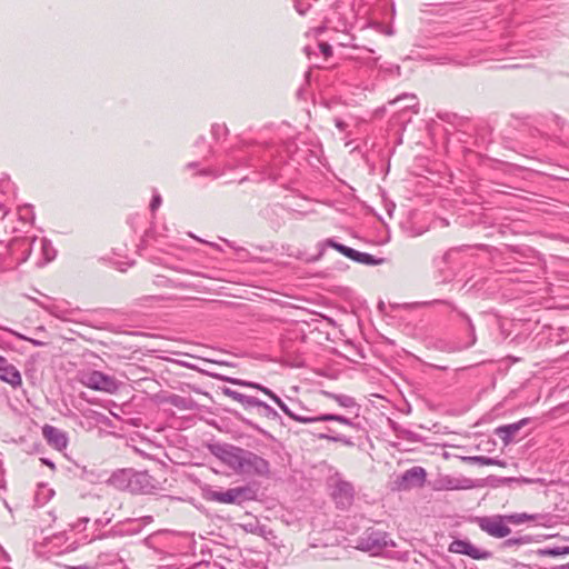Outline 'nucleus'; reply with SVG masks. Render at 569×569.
<instances>
[{
	"label": "nucleus",
	"instance_id": "nucleus-25",
	"mask_svg": "<svg viewBox=\"0 0 569 569\" xmlns=\"http://www.w3.org/2000/svg\"><path fill=\"white\" fill-rule=\"evenodd\" d=\"M254 408H258L261 410V416L268 418V419H271V420H276L279 417V413L271 407L269 406L268 403H266L264 401L258 399V403H254Z\"/></svg>",
	"mask_w": 569,
	"mask_h": 569
},
{
	"label": "nucleus",
	"instance_id": "nucleus-21",
	"mask_svg": "<svg viewBox=\"0 0 569 569\" xmlns=\"http://www.w3.org/2000/svg\"><path fill=\"white\" fill-rule=\"evenodd\" d=\"M23 297L28 298L32 302H34L37 306L49 312L51 316L59 318V319H66L68 311L62 309L60 306L53 305V303H44L43 301L39 300L38 298L23 295Z\"/></svg>",
	"mask_w": 569,
	"mask_h": 569
},
{
	"label": "nucleus",
	"instance_id": "nucleus-51",
	"mask_svg": "<svg viewBox=\"0 0 569 569\" xmlns=\"http://www.w3.org/2000/svg\"><path fill=\"white\" fill-rule=\"evenodd\" d=\"M436 224H439L440 227H446L448 226V221L446 219H439L438 221L435 222Z\"/></svg>",
	"mask_w": 569,
	"mask_h": 569
},
{
	"label": "nucleus",
	"instance_id": "nucleus-30",
	"mask_svg": "<svg viewBox=\"0 0 569 569\" xmlns=\"http://www.w3.org/2000/svg\"><path fill=\"white\" fill-rule=\"evenodd\" d=\"M462 460L467 461L469 463H477L480 466H487V462H491L490 457H486V456H468V457H462Z\"/></svg>",
	"mask_w": 569,
	"mask_h": 569
},
{
	"label": "nucleus",
	"instance_id": "nucleus-33",
	"mask_svg": "<svg viewBox=\"0 0 569 569\" xmlns=\"http://www.w3.org/2000/svg\"><path fill=\"white\" fill-rule=\"evenodd\" d=\"M227 131H228V130H227V127H226V126H223V124H218V123H216V124H213V126L211 127V133H212V136H213V138H214V139H219V138H221V137L226 136V134H227Z\"/></svg>",
	"mask_w": 569,
	"mask_h": 569
},
{
	"label": "nucleus",
	"instance_id": "nucleus-14",
	"mask_svg": "<svg viewBox=\"0 0 569 569\" xmlns=\"http://www.w3.org/2000/svg\"><path fill=\"white\" fill-rule=\"evenodd\" d=\"M163 402L179 410H194L198 407V403L191 397H183L177 393L166 396Z\"/></svg>",
	"mask_w": 569,
	"mask_h": 569
},
{
	"label": "nucleus",
	"instance_id": "nucleus-56",
	"mask_svg": "<svg viewBox=\"0 0 569 569\" xmlns=\"http://www.w3.org/2000/svg\"><path fill=\"white\" fill-rule=\"evenodd\" d=\"M552 569H569V562L560 566H556Z\"/></svg>",
	"mask_w": 569,
	"mask_h": 569
},
{
	"label": "nucleus",
	"instance_id": "nucleus-5",
	"mask_svg": "<svg viewBox=\"0 0 569 569\" xmlns=\"http://www.w3.org/2000/svg\"><path fill=\"white\" fill-rule=\"evenodd\" d=\"M475 521L483 532L493 538H506L511 532L506 515L477 517Z\"/></svg>",
	"mask_w": 569,
	"mask_h": 569
},
{
	"label": "nucleus",
	"instance_id": "nucleus-41",
	"mask_svg": "<svg viewBox=\"0 0 569 569\" xmlns=\"http://www.w3.org/2000/svg\"><path fill=\"white\" fill-rule=\"evenodd\" d=\"M490 461L491 462H487V466H499V467H505L506 466V462L500 460V459H497V458H490Z\"/></svg>",
	"mask_w": 569,
	"mask_h": 569
},
{
	"label": "nucleus",
	"instance_id": "nucleus-31",
	"mask_svg": "<svg viewBox=\"0 0 569 569\" xmlns=\"http://www.w3.org/2000/svg\"><path fill=\"white\" fill-rule=\"evenodd\" d=\"M537 553L542 557H545V556L558 557V556H561L560 546L538 549Z\"/></svg>",
	"mask_w": 569,
	"mask_h": 569
},
{
	"label": "nucleus",
	"instance_id": "nucleus-13",
	"mask_svg": "<svg viewBox=\"0 0 569 569\" xmlns=\"http://www.w3.org/2000/svg\"><path fill=\"white\" fill-rule=\"evenodd\" d=\"M343 256L348 257L349 259L367 264V266H378L381 263H385L388 261V258L385 257H377L373 254H370L366 251H340Z\"/></svg>",
	"mask_w": 569,
	"mask_h": 569
},
{
	"label": "nucleus",
	"instance_id": "nucleus-57",
	"mask_svg": "<svg viewBox=\"0 0 569 569\" xmlns=\"http://www.w3.org/2000/svg\"><path fill=\"white\" fill-rule=\"evenodd\" d=\"M322 254V251H319L317 256L312 257V258H306L307 260H317L321 257Z\"/></svg>",
	"mask_w": 569,
	"mask_h": 569
},
{
	"label": "nucleus",
	"instance_id": "nucleus-16",
	"mask_svg": "<svg viewBox=\"0 0 569 569\" xmlns=\"http://www.w3.org/2000/svg\"><path fill=\"white\" fill-rule=\"evenodd\" d=\"M311 423L313 422H327V421H337L339 423L349 426L356 430H359L361 427L358 422L355 421L352 418H348L342 415H335V413H322L316 417H310Z\"/></svg>",
	"mask_w": 569,
	"mask_h": 569
},
{
	"label": "nucleus",
	"instance_id": "nucleus-45",
	"mask_svg": "<svg viewBox=\"0 0 569 569\" xmlns=\"http://www.w3.org/2000/svg\"><path fill=\"white\" fill-rule=\"evenodd\" d=\"M319 439H323V440H328V441H332L333 442V439H336V436H332V435H328V433H320L318 436Z\"/></svg>",
	"mask_w": 569,
	"mask_h": 569
},
{
	"label": "nucleus",
	"instance_id": "nucleus-63",
	"mask_svg": "<svg viewBox=\"0 0 569 569\" xmlns=\"http://www.w3.org/2000/svg\"><path fill=\"white\" fill-rule=\"evenodd\" d=\"M196 166H197V163H196V162H190V163L188 164V167H190V168H191V167H196Z\"/></svg>",
	"mask_w": 569,
	"mask_h": 569
},
{
	"label": "nucleus",
	"instance_id": "nucleus-35",
	"mask_svg": "<svg viewBox=\"0 0 569 569\" xmlns=\"http://www.w3.org/2000/svg\"><path fill=\"white\" fill-rule=\"evenodd\" d=\"M41 252L44 256V260H38L36 262L37 267H39V268L46 266L47 263H49L50 261H52L56 258V251L46 250V251H41Z\"/></svg>",
	"mask_w": 569,
	"mask_h": 569
},
{
	"label": "nucleus",
	"instance_id": "nucleus-11",
	"mask_svg": "<svg viewBox=\"0 0 569 569\" xmlns=\"http://www.w3.org/2000/svg\"><path fill=\"white\" fill-rule=\"evenodd\" d=\"M0 380L12 388H19L22 385L20 371L8 359L0 355Z\"/></svg>",
	"mask_w": 569,
	"mask_h": 569
},
{
	"label": "nucleus",
	"instance_id": "nucleus-28",
	"mask_svg": "<svg viewBox=\"0 0 569 569\" xmlns=\"http://www.w3.org/2000/svg\"><path fill=\"white\" fill-rule=\"evenodd\" d=\"M451 261V254L449 251H445L442 257H441V260L438 262V268H439V271L443 274V281H447L449 280L453 274L455 272L452 270H449V271H446L440 264H447V263H450Z\"/></svg>",
	"mask_w": 569,
	"mask_h": 569
},
{
	"label": "nucleus",
	"instance_id": "nucleus-6",
	"mask_svg": "<svg viewBox=\"0 0 569 569\" xmlns=\"http://www.w3.org/2000/svg\"><path fill=\"white\" fill-rule=\"evenodd\" d=\"M427 472L422 467L415 466L398 476L395 480V489L406 491L411 488L421 487L426 481Z\"/></svg>",
	"mask_w": 569,
	"mask_h": 569
},
{
	"label": "nucleus",
	"instance_id": "nucleus-40",
	"mask_svg": "<svg viewBox=\"0 0 569 569\" xmlns=\"http://www.w3.org/2000/svg\"><path fill=\"white\" fill-rule=\"evenodd\" d=\"M319 49L325 57H330L332 54V48L329 43L320 42Z\"/></svg>",
	"mask_w": 569,
	"mask_h": 569
},
{
	"label": "nucleus",
	"instance_id": "nucleus-17",
	"mask_svg": "<svg viewBox=\"0 0 569 569\" xmlns=\"http://www.w3.org/2000/svg\"><path fill=\"white\" fill-rule=\"evenodd\" d=\"M233 493L236 499V505H242L248 501H253L258 497V489L254 485H246L240 487H234Z\"/></svg>",
	"mask_w": 569,
	"mask_h": 569
},
{
	"label": "nucleus",
	"instance_id": "nucleus-54",
	"mask_svg": "<svg viewBox=\"0 0 569 569\" xmlns=\"http://www.w3.org/2000/svg\"><path fill=\"white\" fill-rule=\"evenodd\" d=\"M41 460H42V462H43L44 465H47V466H49L50 468L54 469V463H53L52 461H50V460H48V459H44V458H43V459H41Z\"/></svg>",
	"mask_w": 569,
	"mask_h": 569
},
{
	"label": "nucleus",
	"instance_id": "nucleus-15",
	"mask_svg": "<svg viewBox=\"0 0 569 569\" xmlns=\"http://www.w3.org/2000/svg\"><path fill=\"white\" fill-rule=\"evenodd\" d=\"M122 525H124V523L122 522ZM141 530H142L141 526L138 523H136V526H131L128 528H122L121 523H119V525L112 527L109 531L103 532V533L97 536L96 538H92L91 541H93L96 539H104V538H111V537L134 536V535L140 533Z\"/></svg>",
	"mask_w": 569,
	"mask_h": 569
},
{
	"label": "nucleus",
	"instance_id": "nucleus-60",
	"mask_svg": "<svg viewBox=\"0 0 569 569\" xmlns=\"http://www.w3.org/2000/svg\"><path fill=\"white\" fill-rule=\"evenodd\" d=\"M202 142H204V138H203V137H200V138L197 140L196 144H199V143H202Z\"/></svg>",
	"mask_w": 569,
	"mask_h": 569
},
{
	"label": "nucleus",
	"instance_id": "nucleus-20",
	"mask_svg": "<svg viewBox=\"0 0 569 569\" xmlns=\"http://www.w3.org/2000/svg\"><path fill=\"white\" fill-rule=\"evenodd\" d=\"M206 499L209 501H214L219 503H228L236 505L233 489L229 488L226 491L220 490H208L204 495Z\"/></svg>",
	"mask_w": 569,
	"mask_h": 569
},
{
	"label": "nucleus",
	"instance_id": "nucleus-34",
	"mask_svg": "<svg viewBox=\"0 0 569 569\" xmlns=\"http://www.w3.org/2000/svg\"><path fill=\"white\" fill-rule=\"evenodd\" d=\"M468 320V327H469V336H470V341L468 343H466L462 349H467V348H470L472 347L475 343H476V330H475V326L473 323L471 322L470 318H467Z\"/></svg>",
	"mask_w": 569,
	"mask_h": 569
},
{
	"label": "nucleus",
	"instance_id": "nucleus-64",
	"mask_svg": "<svg viewBox=\"0 0 569 569\" xmlns=\"http://www.w3.org/2000/svg\"><path fill=\"white\" fill-rule=\"evenodd\" d=\"M297 10H298V12H299L300 14H303V13H305V11H302V10H300V9H297Z\"/></svg>",
	"mask_w": 569,
	"mask_h": 569
},
{
	"label": "nucleus",
	"instance_id": "nucleus-55",
	"mask_svg": "<svg viewBox=\"0 0 569 569\" xmlns=\"http://www.w3.org/2000/svg\"><path fill=\"white\" fill-rule=\"evenodd\" d=\"M223 241L230 249H242L241 247H234L230 241L226 239H223Z\"/></svg>",
	"mask_w": 569,
	"mask_h": 569
},
{
	"label": "nucleus",
	"instance_id": "nucleus-26",
	"mask_svg": "<svg viewBox=\"0 0 569 569\" xmlns=\"http://www.w3.org/2000/svg\"><path fill=\"white\" fill-rule=\"evenodd\" d=\"M23 242L29 243V249H32L33 247H39V249L44 250L49 249L50 241L46 239L44 237H27L23 239ZM26 243H21V246H24Z\"/></svg>",
	"mask_w": 569,
	"mask_h": 569
},
{
	"label": "nucleus",
	"instance_id": "nucleus-48",
	"mask_svg": "<svg viewBox=\"0 0 569 569\" xmlns=\"http://www.w3.org/2000/svg\"><path fill=\"white\" fill-rule=\"evenodd\" d=\"M0 213L2 214V218L9 213V209H7L2 203H0Z\"/></svg>",
	"mask_w": 569,
	"mask_h": 569
},
{
	"label": "nucleus",
	"instance_id": "nucleus-7",
	"mask_svg": "<svg viewBox=\"0 0 569 569\" xmlns=\"http://www.w3.org/2000/svg\"><path fill=\"white\" fill-rule=\"evenodd\" d=\"M449 552L468 556L473 560H488L492 558V552L477 548L467 539H455L448 547Z\"/></svg>",
	"mask_w": 569,
	"mask_h": 569
},
{
	"label": "nucleus",
	"instance_id": "nucleus-19",
	"mask_svg": "<svg viewBox=\"0 0 569 569\" xmlns=\"http://www.w3.org/2000/svg\"><path fill=\"white\" fill-rule=\"evenodd\" d=\"M222 393L232 400L239 402L244 409H251L254 408V403H258V398L247 396L244 393H241L237 390H233L229 387H224L221 389Z\"/></svg>",
	"mask_w": 569,
	"mask_h": 569
},
{
	"label": "nucleus",
	"instance_id": "nucleus-59",
	"mask_svg": "<svg viewBox=\"0 0 569 569\" xmlns=\"http://www.w3.org/2000/svg\"><path fill=\"white\" fill-rule=\"evenodd\" d=\"M518 67H519L518 64H512V66H502L501 68L507 69V68H518Z\"/></svg>",
	"mask_w": 569,
	"mask_h": 569
},
{
	"label": "nucleus",
	"instance_id": "nucleus-3",
	"mask_svg": "<svg viewBox=\"0 0 569 569\" xmlns=\"http://www.w3.org/2000/svg\"><path fill=\"white\" fill-rule=\"evenodd\" d=\"M77 379L82 386L97 391L114 393L119 389V383L113 377L98 370H81Z\"/></svg>",
	"mask_w": 569,
	"mask_h": 569
},
{
	"label": "nucleus",
	"instance_id": "nucleus-27",
	"mask_svg": "<svg viewBox=\"0 0 569 569\" xmlns=\"http://www.w3.org/2000/svg\"><path fill=\"white\" fill-rule=\"evenodd\" d=\"M531 541H532L531 536L526 535V536H520V537H513V538L506 539L502 545L506 548H511L513 546L528 545Z\"/></svg>",
	"mask_w": 569,
	"mask_h": 569
},
{
	"label": "nucleus",
	"instance_id": "nucleus-62",
	"mask_svg": "<svg viewBox=\"0 0 569 569\" xmlns=\"http://www.w3.org/2000/svg\"><path fill=\"white\" fill-rule=\"evenodd\" d=\"M305 51H306V53H307V54H310V49H309V47H306V48H305Z\"/></svg>",
	"mask_w": 569,
	"mask_h": 569
},
{
	"label": "nucleus",
	"instance_id": "nucleus-4",
	"mask_svg": "<svg viewBox=\"0 0 569 569\" xmlns=\"http://www.w3.org/2000/svg\"><path fill=\"white\" fill-rule=\"evenodd\" d=\"M357 543L358 549L371 552L372 555H377L385 548L395 545L387 532L373 528L367 529L358 538Z\"/></svg>",
	"mask_w": 569,
	"mask_h": 569
},
{
	"label": "nucleus",
	"instance_id": "nucleus-9",
	"mask_svg": "<svg viewBox=\"0 0 569 569\" xmlns=\"http://www.w3.org/2000/svg\"><path fill=\"white\" fill-rule=\"evenodd\" d=\"M332 498L339 509L349 508L355 499L353 486L345 480H338L333 487Z\"/></svg>",
	"mask_w": 569,
	"mask_h": 569
},
{
	"label": "nucleus",
	"instance_id": "nucleus-53",
	"mask_svg": "<svg viewBox=\"0 0 569 569\" xmlns=\"http://www.w3.org/2000/svg\"><path fill=\"white\" fill-rule=\"evenodd\" d=\"M89 522V518H81L79 519L78 523L76 525V527H79L80 525H86Z\"/></svg>",
	"mask_w": 569,
	"mask_h": 569
},
{
	"label": "nucleus",
	"instance_id": "nucleus-50",
	"mask_svg": "<svg viewBox=\"0 0 569 569\" xmlns=\"http://www.w3.org/2000/svg\"><path fill=\"white\" fill-rule=\"evenodd\" d=\"M386 70L389 71V72H392L393 70H396L397 73H399L400 72V67L399 66H390V67H387Z\"/></svg>",
	"mask_w": 569,
	"mask_h": 569
},
{
	"label": "nucleus",
	"instance_id": "nucleus-58",
	"mask_svg": "<svg viewBox=\"0 0 569 569\" xmlns=\"http://www.w3.org/2000/svg\"><path fill=\"white\" fill-rule=\"evenodd\" d=\"M410 108H412V109H413V112H415V113H418V112H419V109H418L417 103H416V104H413V106H410Z\"/></svg>",
	"mask_w": 569,
	"mask_h": 569
},
{
	"label": "nucleus",
	"instance_id": "nucleus-8",
	"mask_svg": "<svg viewBox=\"0 0 569 569\" xmlns=\"http://www.w3.org/2000/svg\"><path fill=\"white\" fill-rule=\"evenodd\" d=\"M137 256L138 251H132V254L123 253V251H108L100 260L108 267L124 272L128 268L136 264Z\"/></svg>",
	"mask_w": 569,
	"mask_h": 569
},
{
	"label": "nucleus",
	"instance_id": "nucleus-12",
	"mask_svg": "<svg viewBox=\"0 0 569 569\" xmlns=\"http://www.w3.org/2000/svg\"><path fill=\"white\" fill-rule=\"evenodd\" d=\"M530 422V418H523L517 422L502 425L496 428L495 433L501 439L503 445H509L519 430Z\"/></svg>",
	"mask_w": 569,
	"mask_h": 569
},
{
	"label": "nucleus",
	"instance_id": "nucleus-2",
	"mask_svg": "<svg viewBox=\"0 0 569 569\" xmlns=\"http://www.w3.org/2000/svg\"><path fill=\"white\" fill-rule=\"evenodd\" d=\"M107 483L120 491L133 495H151L158 490V482L147 471L119 469L109 477Z\"/></svg>",
	"mask_w": 569,
	"mask_h": 569
},
{
	"label": "nucleus",
	"instance_id": "nucleus-22",
	"mask_svg": "<svg viewBox=\"0 0 569 569\" xmlns=\"http://www.w3.org/2000/svg\"><path fill=\"white\" fill-rule=\"evenodd\" d=\"M290 419L300 423H311L310 416L298 415L292 411L286 402H283L278 396H273L272 400Z\"/></svg>",
	"mask_w": 569,
	"mask_h": 569
},
{
	"label": "nucleus",
	"instance_id": "nucleus-43",
	"mask_svg": "<svg viewBox=\"0 0 569 569\" xmlns=\"http://www.w3.org/2000/svg\"><path fill=\"white\" fill-rule=\"evenodd\" d=\"M408 98L411 99V100H416L417 99L415 94L403 93V94L399 96L396 100L391 101V103H395L398 100L408 99Z\"/></svg>",
	"mask_w": 569,
	"mask_h": 569
},
{
	"label": "nucleus",
	"instance_id": "nucleus-18",
	"mask_svg": "<svg viewBox=\"0 0 569 569\" xmlns=\"http://www.w3.org/2000/svg\"><path fill=\"white\" fill-rule=\"evenodd\" d=\"M322 395L329 399L335 400L342 408L356 409L355 418L359 416L360 406L357 403L353 397L342 393H333L330 391H322Z\"/></svg>",
	"mask_w": 569,
	"mask_h": 569
},
{
	"label": "nucleus",
	"instance_id": "nucleus-61",
	"mask_svg": "<svg viewBox=\"0 0 569 569\" xmlns=\"http://www.w3.org/2000/svg\"><path fill=\"white\" fill-rule=\"evenodd\" d=\"M469 248H470L469 246L460 247V249H469ZM456 250H459V247H456Z\"/></svg>",
	"mask_w": 569,
	"mask_h": 569
},
{
	"label": "nucleus",
	"instance_id": "nucleus-36",
	"mask_svg": "<svg viewBox=\"0 0 569 569\" xmlns=\"http://www.w3.org/2000/svg\"><path fill=\"white\" fill-rule=\"evenodd\" d=\"M161 203H162V198H161L160 193L154 190L151 202H150L151 212L157 211L158 208L161 206Z\"/></svg>",
	"mask_w": 569,
	"mask_h": 569
},
{
	"label": "nucleus",
	"instance_id": "nucleus-1",
	"mask_svg": "<svg viewBox=\"0 0 569 569\" xmlns=\"http://www.w3.org/2000/svg\"><path fill=\"white\" fill-rule=\"evenodd\" d=\"M212 452L238 475H251L266 478L270 476L269 461L252 451L223 443L217 446Z\"/></svg>",
	"mask_w": 569,
	"mask_h": 569
},
{
	"label": "nucleus",
	"instance_id": "nucleus-24",
	"mask_svg": "<svg viewBox=\"0 0 569 569\" xmlns=\"http://www.w3.org/2000/svg\"><path fill=\"white\" fill-rule=\"evenodd\" d=\"M506 518H507L508 523L520 525L526 521L538 520V519L542 518V516L539 513L531 515V513L521 512V513L506 515Z\"/></svg>",
	"mask_w": 569,
	"mask_h": 569
},
{
	"label": "nucleus",
	"instance_id": "nucleus-42",
	"mask_svg": "<svg viewBox=\"0 0 569 569\" xmlns=\"http://www.w3.org/2000/svg\"><path fill=\"white\" fill-rule=\"evenodd\" d=\"M260 391L263 392L264 395H267L271 400H273V396H277L272 390H270L269 388L262 386L260 388Z\"/></svg>",
	"mask_w": 569,
	"mask_h": 569
},
{
	"label": "nucleus",
	"instance_id": "nucleus-52",
	"mask_svg": "<svg viewBox=\"0 0 569 569\" xmlns=\"http://www.w3.org/2000/svg\"><path fill=\"white\" fill-rule=\"evenodd\" d=\"M473 249H481V250H485V249H492L490 246L488 244H476L473 247Z\"/></svg>",
	"mask_w": 569,
	"mask_h": 569
},
{
	"label": "nucleus",
	"instance_id": "nucleus-49",
	"mask_svg": "<svg viewBox=\"0 0 569 569\" xmlns=\"http://www.w3.org/2000/svg\"><path fill=\"white\" fill-rule=\"evenodd\" d=\"M560 553L562 555H569V546H561L560 547Z\"/></svg>",
	"mask_w": 569,
	"mask_h": 569
},
{
	"label": "nucleus",
	"instance_id": "nucleus-23",
	"mask_svg": "<svg viewBox=\"0 0 569 569\" xmlns=\"http://www.w3.org/2000/svg\"><path fill=\"white\" fill-rule=\"evenodd\" d=\"M445 487L448 490H463V489H471L473 487V482L471 479L468 478H447L445 480Z\"/></svg>",
	"mask_w": 569,
	"mask_h": 569
},
{
	"label": "nucleus",
	"instance_id": "nucleus-32",
	"mask_svg": "<svg viewBox=\"0 0 569 569\" xmlns=\"http://www.w3.org/2000/svg\"><path fill=\"white\" fill-rule=\"evenodd\" d=\"M152 521H153V517L152 516H143V517L136 518V519H130L129 518V519L124 520L123 523H128V525L138 523L142 528L143 526L150 525Z\"/></svg>",
	"mask_w": 569,
	"mask_h": 569
},
{
	"label": "nucleus",
	"instance_id": "nucleus-46",
	"mask_svg": "<svg viewBox=\"0 0 569 569\" xmlns=\"http://www.w3.org/2000/svg\"><path fill=\"white\" fill-rule=\"evenodd\" d=\"M335 122H336V127H337L339 130H341V131H342V130H345V129H346V127H347L346 122H345L343 120H341V119H336V121H335Z\"/></svg>",
	"mask_w": 569,
	"mask_h": 569
},
{
	"label": "nucleus",
	"instance_id": "nucleus-10",
	"mask_svg": "<svg viewBox=\"0 0 569 569\" xmlns=\"http://www.w3.org/2000/svg\"><path fill=\"white\" fill-rule=\"evenodd\" d=\"M42 436L48 445L58 451H62L68 447L69 439L67 432L57 427L44 425L42 427Z\"/></svg>",
	"mask_w": 569,
	"mask_h": 569
},
{
	"label": "nucleus",
	"instance_id": "nucleus-29",
	"mask_svg": "<svg viewBox=\"0 0 569 569\" xmlns=\"http://www.w3.org/2000/svg\"><path fill=\"white\" fill-rule=\"evenodd\" d=\"M317 249H351L348 246L337 242L333 238H328L317 244Z\"/></svg>",
	"mask_w": 569,
	"mask_h": 569
},
{
	"label": "nucleus",
	"instance_id": "nucleus-44",
	"mask_svg": "<svg viewBox=\"0 0 569 569\" xmlns=\"http://www.w3.org/2000/svg\"><path fill=\"white\" fill-rule=\"evenodd\" d=\"M196 239H197L198 242L207 244V246H210L213 249H221L218 244H216L213 242H209V241L202 240L200 238H196Z\"/></svg>",
	"mask_w": 569,
	"mask_h": 569
},
{
	"label": "nucleus",
	"instance_id": "nucleus-39",
	"mask_svg": "<svg viewBox=\"0 0 569 569\" xmlns=\"http://www.w3.org/2000/svg\"><path fill=\"white\" fill-rule=\"evenodd\" d=\"M333 442H341V443H343L345 446H348V447H352L353 446V441L351 440V438H348V437L341 436V435H337L336 439H333Z\"/></svg>",
	"mask_w": 569,
	"mask_h": 569
},
{
	"label": "nucleus",
	"instance_id": "nucleus-47",
	"mask_svg": "<svg viewBox=\"0 0 569 569\" xmlns=\"http://www.w3.org/2000/svg\"><path fill=\"white\" fill-rule=\"evenodd\" d=\"M68 569H96V568L88 566V565H80V566H70V567H68Z\"/></svg>",
	"mask_w": 569,
	"mask_h": 569
},
{
	"label": "nucleus",
	"instance_id": "nucleus-38",
	"mask_svg": "<svg viewBox=\"0 0 569 569\" xmlns=\"http://www.w3.org/2000/svg\"><path fill=\"white\" fill-rule=\"evenodd\" d=\"M17 337L21 340H26V341H29L30 343H32L33 346L36 347H43L46 345V342L43 341H40V340H37V339H33V338H28L23 335H20V333H17Z\"/></svg>",
	"mask_w": 569,
	"mask_h": 569
},
{
	"label": "nucleus",
	"instance_id": "nucleus-37",
	"mask_svg": "<svg viewBox=\"0 0 569 569\" xmlns=\"http://www.w3.org/2000/svg\"><path fill=\"white\" fill-rule=\"evenodd\" d=\"M229 380L232 383L240 385V386H243V387L253 388V389H257V390H260V388L262 387V385L256 383V382H251V381H246V380H240V379H229Z\"/></svg>",
	"mask_w": 569,
	"mask_h": 569
}]
</instances>
